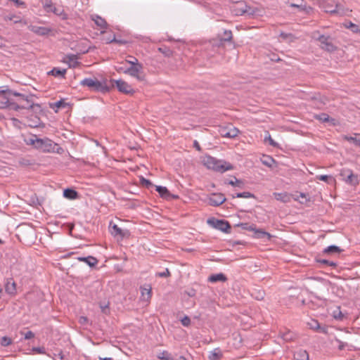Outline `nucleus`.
Listing matches in <instances>:
<instances>
[{"mask_svg":"<svg viewBox=\"0 0 360 360\" xmlns=\"http://www.w3.org/2000/svg\"><path fill=\"white\" fill-rule=\"evenodd\" d=\"M108 43H117L118 44L122 45V44H127V41L122 40V39H117L114 36V37L112 39L109 40Z\"/></svg>","mask_w":360,"mask_h":360,"instance_id":"52","label":"nucleus"},{"mask_svg":"<svg viewBox=\"0 0 360 360\" xmlns=\"http://www.w3.org/2000/svg\"><path fill=\"white\" fill-rule=\"evenodd\" d=\"M226 200L224 194L221 193H212L207 198V203L211 206L217 207L224 203Z\"/></svg>","mask_w":360,"mask_h":360,"instance_id":"12","label":"nucleus"},{"mask_svg":"<svg viewBox=\"0 0 360 360\" xmlns=\"http://www.w3.org/2000/svg\"><path fill=\"white\" fill-rule=\"evenodd\" d=\"M203 163L208 169L220 173H224L226 171L232 170L233 169V166L229 162L223 160H218L212 156L205 157Z\"/></svg>","mask_w":360,"mask_h":360,"instance_id":"2","label":"nucleus"},{"mask_svg":"<svg viewBox=\"0 0 360 360\" xmlns=\"http://www.w3.org/2000/svg\"><path fill=\"white\" fill-rule=\"evenodd\" d=\"M12 340L10 338L7 336H4L1 339V345L4 347H7L10 345H11Z\"/></svg>","mask_w":360,"mask_h":360,"instance_id":"43","label":"nucleus"},{"mask_svg":"<svg viewBox=\"0 0 360 360\" xmlns=\"http://www.w3.org/2000/svg\"><path fill=\"white\" fill-rule=\"evenodd\" d=\"M354 135V136L343 135L342 139L352 143L356 146L360 147V134L355 133Z\"/></svg>","mask_w":360,"mask_h":360,"instance_id":"21","label":"nucleus"},{"mask_svg":"<svg viewBox=\"0 0 360 360\" xmlns=\"http://www.w3.org/2000/svg\"><path fill=\"white\" fill-rule=\"evenodd\" d=\"M19 163H20V165H21L22 166H29V165H32L31 161L30 160L25 159V158L20 159L19 160Z\"/></svg>","mask_w":360,"mask_h":360,"instance_id":"55","label":"nucleus"},{"mask_svg":"<svg viewBox=\"0 0 360 360\" xmlns=\"http://www.w3.org/2000/svg\"><path fill=\"white\" fill-rule=\"evenodd\" d=\"M143 67L142 64H136V65L130 66L125 70L120 68V70L126 75L135 77L139 81H143L145 79V75H143Z\"/></svg>","mask_w":360,"mask_h":360,"instance_id":"5","label":"nucleus"},{"mask_svg":"<svg viewBox=\"0 0 360 360\" xmlns=\"http://www.w3.org/2000/svg\"><path fill=\"white\" fill-rule=\"evenodd\" d=\"M68 105V103H66L63 100H60L56 102H55L53 104L51 105V108L54 109V108H64Z\"/></svg>","mask_w":360,"mask_h":360,"instance_id":"39","label":"nucleus"},{"mask_svg":"<svg viewBox=\"0 0 360 360\" xmlns=\"http://www.w3.org/2000/svg\"><path fill=\"white\" fill-rule=\"evenodd\" d=\"M237 226L241 227L244 230H248L250 231H253L256 226L255 224H250L248 223H240L238 224Z\"/></svg>","mask_w":360,"mask_h":360,"instance_id":"38","label":"nucleus"},{"mask_svg":"<svg viewBox=\"0 0 360 360\" xmlns=\"http://www.w3.org/2000/svg\"><path fill=\"white\" fill-rule=\"evenodd\" d=\"M34 337V334L31 330H29L25 333V339L30 340Z\"/></svg>","mask_w":360,"mask_h":360,"instance_id":"58","label":"nucleus"},{"mask_svg":"<svg viewBox=\"0 0 360 360\" xmlns=\"http://www.w3.org/2000/svg\"><path fill=\"white\" fill-rule=\"evenodd\" d=\"M181 324L184 326H189L191 324V319L188 316H185L181 320Z\"/></svg>","mask_w":360,"mask_h":360,"instance_id":"51","label":"nucleus"},{"mask_svg":"<svg viewBox=\"0 0 360 360\" xmlns=\"http://www.w3.org/2000/svg\"><path fill=\"white\" fill-rule=\"evenodd\" d=\"M39 138H37L36 135H32V137L26 140V142L27 144L34 146V147L36 148V141Z\"/></svg>","mask_w":360,"mask_h":360,"instance_id":"48","label":"nucleus"},{"mask_svg":"<svg viewBox=\"0 0 360 360\" xmlns=\"http://www.w3.org/2000/svg\"><path fill=\"white\" fill-rule=\"evenodd\" d=\"M63 196L70 200H75L78 198V193L72 188H66L63 191Z\"/></svg>","mask_w":360,"mask_h":360,"instance_id":"28","label":"nucleus"},{"mask_svg":"<svg viewBox=\"0 0 360 360\" xmlns=\"http://www.w3.org/2000/svg\"><path fill=\"white\" fill-rule=\"evenodd\" d=\"M294 358L296 360H309L308 352L304 349H298L294 353Z\"/></svg>","mask_w":360,"mask_h":360,"instance_id":"25","label":"nucleus"},{"mask_svg":"<svg viewBox=\"0 0 360 360\" xmlns=\"http://www.w3.org/2000/svg\"><path fill=\"white\" fill-rule=\"evenodd\" d=\"M91 20L94 21L95 24L101 29H106L108 23L105 20L98 15H93L91 17Z\"/></svg>","mask_w":360,"mask_h":360,"instance_id":"20","label":"nucleus"},{"mask_svg":"<svg viewBox=\"0 0 360 360\" xmlns=\"http://www.w3.org/2000/svg\"><path fill=\"white\" fill-rule=\"evenodd\" d=\"M347 27L349 28L354 33H357V32H360V30L359 29L358 25L352 23V22H349V25H347Z\"/></svg>","mask_w":360,"mask_h":360,"instance_id":"50","label":"nucleus"},{"mask_svg":"<svg viewBox=\"0 0 360 360\" xmlns=\"http://www.w3.org/2000/svg\"><path fill=\"white\" fill-rule=\"evenodd\" d=\"M49 10L50 12H53L55 15L60 16L62 20L68 19V15L65 13V11L62 7H56L53 6V7Z\"/></svg>","mask_w":360,"mask_h":360,"instance_id":"26","label":"nucleus"},{"mask_svg":"<svg viewBox=\"0 0 360 360\" xmlns=\"http://www.w3.org/2000/svg\"><path fill=\"white\" fill-rule=\"evenodd\" d=\"M0 98L3 102L0 103V107H8L9 109L18 111L22 109H32L33 110H40L39 104H35L33 101V95L19 93L11 90L8 91H2L0 94Z\"/></svg>","mask_w":360,"mask_h":360,"instance_id":"1","label":"nucleus"},{"mask_svg":"<svg viewBox=\"0 0 360 360\" xmlns=\"http://www.w3.org/2000/svg\"><path fill=\"white\" fill-rule=\"evenodd\" d=\"M274 195L277 200L287 202L289 200L288 195L286 193H274Z\"/></svg>","mask_w":360,"mask_h":360,"instance_id":"33","label":"nucleus"},{"mask_svg":"<svg viewBox=\"0 0 360 360\" xmlns=\"http://www.w3.org/2000/svg\"><path fill=\"white\" fill-rule=\"evenodd\" d=\"M290 6L292 8H297L300 11L306 10V7L303 6L302 4H297L291 3V4H290Z\"/></svg>","mask_w":360,"mask_h":360,"instance_id":"56","label":"nucleus"},{"mask_svg":"<svg viewBox=\"0 0 360 360\" xmlns=\"http://www.w3.org/2000/svg\"><path fill=\"white\" fill-rule=\"evenodd\" d=\"M58 144L48 138L36 141V148L43 152H54Z\"/></svg>","mask_w":360,"mask_h":360,"instance_id":"6","label":"nucleus"},{"mask_svg":"<svg viewBox=\"0 0 360 360\" xmlns=\"http://www.w3.org/2000/svg\"><path fill=\"white\" fill-rule=\"evenodd\" d=\"M158 50L166 57H171L173 55V51L165 46L159 47Z\"/></svg>","mask_w":360,"mask_h":360,"instance_id":"34","label":"nucleus"},{"mask_svg":"<svg viewBox=\"0 0 360 360\" xmlns=\"http://www.w3.org/2000/svg\"><path fill=\"white\" fill-rule=\"evenodd\" d=\"M207 223L212 225L217 229H219L224 233L231 232V225L229 221L223 219H216L214 218L208 219Z\"/></svg>","mask_w":360,"mask_h":360,"instance_id":"9","label":"nucleus"},{"mask_svg":"<svg viewBox=\"0 0 360 360\" xmlns=\"http://www.w3.org/2000/svg\"><path fill=\"white\" fill-rule=\"evenodd\" d=\"M28 29L39 36H46L51 32V29L46 27H39L37 25H30Z\"/></svg>","mask_w":360,"mask_h":360,"instance_id":"14","label":"nucleus"},{"mask_svg":"<svg viewBox=\"0 0 360 360\" xmlns=\"http://www.w3.org/2000/svg\"><path fill=\"white\" fill-rule=\"evenodd\" d=\"M79 84L81 86H86L89 90L96 92L105 94L109 92L110 90V88L107 84L106 79L99 81L96 78H84Z\"/></svg>","mask_w":360,"mask_h":360,"instance_id":"3","label":"nucleus"},{"mask_svg":"<svg viewBox=\"0 0 360 360\" xmlns=\"http://www.w3.org/2000/svg\"><path fill=\"white\" fill-rule=\"evenodd\" d=\"M317 40L320 42V47L328 52H333L337 49L330 36L322 34L317 38Z\"/></svg>","mask_w":360,"mask_h":360,"instance_id":"11","label":"nucleus"},{"mask_svg":"<svg viewBox=\"0 0 360 360\" xmlns=\"http://www.w3.org/2000/svg\"><path fill=\"white\" fill-rule=\"evenodd\" d=\"M333 317L337 320H342L344 315L340 308L333 311Z\"/></svg>","mask_w":360,"mask_h":360,"instance_id":"47","label":"nucleus"},{"mask_svg":"<svg viewBox=\"0 0 360 360\" xmlns=\"http://www.w3.org/2000/svg\"><path fill=\"white\" fill-rule=\"evenodd\" d=\"M66 74V69H60L53 68L51 70L48 72L49 75H52L55 77L65 78Z\"/></svg>","mask_w":360,"mask_h":360,"instance_id":"24","label":"nucleus"},{"mask_svg":"<svg viewBox=\"0 0 360 360\" xmlns=\"http://www.w3.org/2000/svg\"><path fill=\"white\" fill-rule=\"evenodd\" d=\"M236 11V15H245L247 14L248 15H252L255 13V10L253 8L250 7L244 4H239Z\"/></svg>","mask_w":360,"mask_h":360,"instance_id":"17","label":"nucleus"},{"mask_svg":"<svg viewBox=\"0 0 360 360\" xmlns=\"http://www.w3.org/2000/svg\"><path fill=\"white\" fill-rule=\"evenodd\" d=\"M220 134L224 137L235 138L238 136L239 130L233 127L221 128L219 131Z\"/></svg>","mask_w":360,"mask_h":360,"instance_id":"15","label":"nucleus"},{"mask_svg":"<svg viewBox=\"0 0 360 360\" xmlns=\"http://www.w3.org/2000/svg\"><path fill=\"white\" fill-rule=\"evenodd\" d=\"M55 356L59 358L60 360L65 358V356L62 351H60L59 353L58 354H55Z\"/></svg>","mask_w":360,"mask_h":360,"instance_id":"63","label":"nucleus"},{"mask_svg":"<svg viewBox=\"0 0 360 360\" xmlns=\"http://www.w3.org/2000/svg\"><path fill=\"white\" fill-rule=\"evenodd\" d=\"M110 231L112 236L115 237L119 236L121 239H123L125 237H128L130 235V233L128 230H123L118 227L117 225L113 224L112 226H110Z\"/></svg>","mask_w":360,"mask_h":360,"instance_id":"13","label":"nucleus"},{"mask_svg":"<svg viewBox=\"0 0 360 360\" xmlns=\"http://www.w3.org/2000/svg\"><path fill=\"white\" fill-rule=\"evenodd\" d=\"M155 190L159 193L162 198H167L170 195L169 191L166 187L161 186H155Z\"/></svg>","mask_w":360,"mask_h":360,"instance_id":"31","label":"nucleus"},{"mask_svg":"<svg viewBox=\"0 0 360 360\" xmlns=\"http://www.w3.org/2000/svg\"><path fill=\"white\" fill-rule=\"evenodd\" d=\"M321 8L326 13H329L330 14H338L340 15H343L346 13L343 6L336 3L334 0H326L323 1L321 4Z\"/></svg>","mask_w":360,"mask_h":360,"instance_id":"4","label":"nucleus"},{"mask_svg":"<svg viewBox=\"0 0 360 360\" xmlns=\"http://www.w3.org/2000/svg\"><path fill=\"white\" fill-rule=\"evenodd\" d=\"M172 360H186V359L183 356H173Z\"/></svg>","mask_w":360,"mask_h":360,"instance_id":"62","label":"nucleus"},{"mask_svg":"<svg viewBox=\"0 0 360 360\" xmlns=\"http://www.w3.org/2000/svg\"><path fill=\"white\" fill-rule=\"evenodd\" d=\"M317 262L319 263H320V264H326V265H328V266L329 265V262H330L329 260L323 259H318Z\"/></svg>","mask_w":360,"mask_h":360,"instance_id":"61","label":"nucleus"},{"mask_svg":"<svg viewBox=\"0 0 360 360\" xmlns=\"http://www.w3.org/2000/svg\"><path fill=\"white\" fill-rule=\"evenodd\" d=\"M282 338L285 341H291L294 338V335L290 331L283 333Z\"/></svg>","mask_w":360,"mask_h":360,"instance_id":"44","label":"nucleus"},{"mask_svg":"<svg viewBox=\"0 0 360 360\" xmlns=\"http://www.w3.org/2000/svg\"><path fill=\"white\" fill-rule=\"evenodd\" d=\"M253 233L254 238L257 239H264V241H270L273 237L269 233L262 229H257L256 227L255 228Z\"/></svg>","mask_w":360,"mask_h":360,"instance_id":"16","label":"nucleus"},{"mask_svg":"<svg viewBox=\"0 0 360 360\" xmlns=\"http://www.w3.org/2000/svg\"><path fill=\"white\" fill-rule=\"evenodd\" d=\"M269 141V143L270 146H273V147H275V148H278V143H276L271 136V135L269 134V131H266V136L264 137V141Z\"/></svg>","mask_w":360,"mask_h":360,"instance_id":"37","label":"nucleus"},{"mask_svg":"<svg viewBox=\"0 0 360 360\" xmlns=\"http://www.w3.org/2000/svg\"><path fill=\"white\" fill-rule=\"evenodd\" d=\"M110 82L112 86L115 85L117 90L122 94L133 95L135 93V90L132 86L122 79H110Z\"/></svg>","mask_w":360,"mask_h":360,"instance_id":"7","label":"nucleus"},{"mask_svg":"<svg viewBox=\"0 0 360 360\" xmlns=\"http://www.w3.org/2000/svg\"><path fill=\"white\" fill-rule=\"evenodd\" d=\"M66 60L70 68H76L79 65V63L77 61V57L76 55L70 54L66 56Z\"/></svg>","mask_w":360,"mask_h":360,"instance_id":"27","label":"nucleus"},{"mask_svg":"<svg viewBox=\"0 0 360 360\" xmlns=\"http://www.w3.org/2000/svg\"><path fill=\"white\" fill-rule=\"evenodd\" d=\"M232 198H255V195L250 192H243V193H237L234 195H232Z\"/></svg>","mask_w":360,"mask_h":360,"instance_id":"36","label":"nucleus"},{"mask_svg":"<svg viewBox=\"0 0 360 360\" xmlns=\"http://www.w3.org/2000/svg\"><path fill=\"white\" fill-rule=\"evenodd\" d=\"M335 341L337 342H338V344H339L338 345V349L339 350H343L345 348V347L347 345V343L343 342H342L341 340H338L337 338L335 339Z\"/></svg>","mask_w":360,"mask_h":360,"instance_id":"57","label":"nucleus"},{"mask_svg":"<svg viewBox=\"0 0 360 360\" xmlns=\"http://www.w3.org/2000/svg\"><path fill=\"white\" fill-rule=\"evenodd\" d=\"M226 281L227 277L222 273L212 274L208 278V281L210 283H217L218 281L226 282Z\"/></svg>","mask_w":360,"mask_h":360,"instance_id":"23","label":"nucleus"},{"mask_svg":"<svg viewBox=\"0 0 360 360\" xmlns=\"http://www.w3.org/2000/svg\"><path fill=\"white\" fill-rule=\"evenodd\" d=\"M5 291L6 293L11 296L15 295L16 290V283L13 281L12 278H8L5 283Z\"/></svg>","mask_w":360,"mask_h":360,"instance_id":"18","label":"nucleus"},{"mask_svg":"<svg viewBox=\"0 0 360 360\" xmlns=\"http://www.w3.org/2000/svg\"><path fill=\"white\" fill-rule=\"evenodd\" d=\"M252 296H254L255 298L258 300H262L264 297V292L259 290L257 292L252 293Z\"/></svg>","mask_w":360,"mask_h":360,"instance_id":"49","label":"nucleus"},{"mask_svg":"<svg viewBox=\"0 0 360 360\" xmlns=\"http://www.w3.org/2000/svg\"><path fill=\"white\" fill-rule=\"evenodd\" d=\"M261 161L263 165L269 167H272L273 165L276 162L274 159L269 155H264L263 158L261 159Z\"/></svg>","mask_w":360,"mask_h":360,"instance_id":"32","label":"nucleus"},{"mask_svg":"<svg viewBox=\"0 0 360 360\" xmlns=\"http://www.w3.org/2000/svg\"><path fill=\"white\" fill-rule=\"evenodd\" d=\"M33 351L37 352L39 354H44V348L43 347H34Z\"/></svg>","mask_w":360,"mask_h":360,"instance_id":"59","label":"nucleus"},{"mask_svg":"<svg viewBox=\"0 0 360 360\" xmlns=\"http://www.w3.org/2000/svg\"><path fill=\"white\" fill-rule=\"evenodd\" d=\"M271 60L272 61H275V62H278V61L281 60V59L275 55H274L273 57L271 58Z\"/></svg>","mask_w":360,"mask_h":360,"instance_id":"64","label":"nucleus"},{"mask_svg":"<svg viewBox=\"0 0 360 360\" xmlns=\"http://www.w3.org/2000/svg\"><path fill=\"white\" fill-rule=\"evenodd\" d=\"M53 4L51 1L46 0L44 4V8L47 12H50V8L53 7Z\"/></svg>","mask_w":360,"mask_h":360,"instance_id":"54","label":"nucleus"},{"mask_svg":"<svg viewBox=\"0 0 360 360\" xmlns=\"http://www.w3.org/2000/svg\"><path fill=\"white\" fill-rule=\"evenodd\" d=\"M141 298L145 301L150 300L152 296V288L150 284H145L143 286L140 288Z\"/></svg>","mask_w":360,"mask_h":360,"instance_id":"19","label":"nucleus"},{"mask_svg":"<svg viewBox=\"0 0 360 360\" xmlns=\"http://www.w3.org/2000/svg\"><path fill=\"white\" fill-rule=\"evenodd\" d=\"M186 293L189 297H194L195 295V290L194 289H191L190 290L186 291Z\"/></svg>","mask_w":360,"mask_h":360,"instance_id":"60","label":"nucleus"},{"mask_svg":"<svg viewBox=\"0 0 360 360\" xmlns=\"http://www.w3.org/2000/svg\"><path fill=\"white\" fill-rule=\"evenodd\" d=\"M222 353L219 348H215L210 352L209 355L210 360H220L222 358Z\"/></svg>","mask_w":360,"mask_h":360,"instance_id":"29","label":"nucleus"},{"mask_svg":"<svg viewBox=\"0 0 360 360\" xmlns=\"http://www.w3.org/2000/svg\"><path fill=\"white\" fill-rule=\"evenodd\" d=\"M226 184H228L233 186H238V187H242V186L243 185V181L240 179H236V177H234V180L231 179V180H229V181H226Z\"/></svg>","mask_w":360,"mask_h":360,"instance_id":"40","label":"nucleus"},{"mask_svg":"<svg viewBox=\"0 0 360 360\" xmlns=\"http://www.w3.org/2000/svg\"><path fill=\"white\" fill-rule=\"evenodd\" d=\"M342 251V250L338 246L332 245L325 248L323 250V253L331 255L335 253H340Z\"/></svg>","mask_w":360,"mask_h":360,"instance_id":"30","label":"nucleus"},{"mask_svg":"<svg viewBox=\"0 0 360 360\" xmlns=\"http://www.w3.org/2000/svg\"><path fill=\"white\" fill-rule=\"evenodd\" d=\"M218 39H212L210 43L214 48H220L224 46V43L231 41L233 38L232 32L231 30H224L223 37L218 36Z\"/></svg>","mask_w":360,"mask_h":360,"instance_id":"10","label":"nucleus"},{"mask_svg":"<svg viewBox=\"0 0 360 360\" xmlns=\"http://www.w3.org/2000/svg\"><path fill=\"white\" fill-rule=\"evenodd\" d=\"M129 59L126 60V62L131 65V66H135L136 64H141L138 59L132 56H128Z\"/></svg>","mask_w":360,"mask_h":360,"instance_id":"42","label":"nucleus"},{"mask_svg":"<svg viewBox=\"0 0 360 360\" xmlns=\"http://www.w3.org/2000/svg\"><path fill=\"white\" fill-rule=\"evenodd\" d=\"M141 184H142V186H145L147 188H150V187L153 186V184L150 180L146 179L143 177H141Z\"/></svg>","mask_w":360,"mask_h":360,"instance_id":"45","label":"nucleus"},{"mask_svg":"<svg viewBox=\"0 0 360 360\" xmlns=\"http://www.w3.org/2000/svg\"><path fill=\"white\" fill-rule=\"evenodd\" d=\"M171 274L168 269H166L163 272H159L156 274L158 277H169Z\"/></svg>","mask_w":360,"mask_h":360,"instance_id":"53","label":"nucleus"},{"mask_svg":"<svg viewBox=\"0 0 360 360\" xmlns=\"http://www.w3.org/2000/svg\"><path fill=\"white\" fill-rule=\"evenodd\" d=\"M340 175L349 185L356 186L359 184L358 175L354 174L350 169H342L340 171Z\"/></svg>","mask_w":360,"mask_h":360,"instance_id":"8","label":"nucleus"},{"mask_svg":"<svg viewBox=\"0 0 360 360\" xmlns=\"http://www.w3.org/2000/svg\"><path fill=\"white\" fill-rule=\"evenodd\" d=\"M172 356L167 351H163L160 354L158 358L162 360H172Z\"/></svg>","mask_w":360,"mask_h":360,"instance_id":"41","label":"nucleus"},{"mask_svg":"<svg viewBox=\"0 0 360 360\" xmlns=\"http://www.w3.org/2000/svg\"><path fill=\"white\" fill-rule=\"evenodd\" d=\"M316 179L319 181H323L327 182L328 184H330V183L335 181V179L332 176L325 175V174L318 175V176H316Z\"/></svg>","mask_w":360,"mask_h":360,"instance_id":"35","label":"nucleus"},{"mask_svg":"<svg viewBox=\"0 0 360 360\" xmlns=\"http://www.w3.org/2000/svg\"><path fill=\"white\" fill-rule=\"evenodd\" d=\"M77 259L80 262H84L86 264H87L90 267H94L98 264V260L93 257V256H88V257H79Z\"/></svg>","mask_w":360,"mask_h":360,"instance_id":"22","label":"nucleus"},{"mask_svg":"<svg viewBox=\"0 0 360 360\" xmlns=\"http://www.w3.org/2000/svg\"><path fill=\"white\" fill-rule=\"evenodd\" d=\"M316 117V119L322 121L323 122H327L329 121V119H330L329 115L326 113H321V114L317 115Z\"/></svg>","mask_w":360,"mask_h":360,"instance_id":"46","label":"nucleus"}]
</instances>
